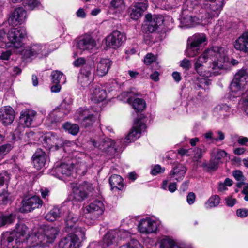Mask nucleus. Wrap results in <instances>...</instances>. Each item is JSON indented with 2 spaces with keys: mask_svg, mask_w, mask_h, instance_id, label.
<instances>
[{
  "mask_svg": "<svg viewBox=\"0 0 248 248\" xmlns=\"http://www.w3.org/2000/svg\"><path fill=\"white\" fill-rule=\"evenodd\" d=\"M112 65V61L108 59H102L96 64L95 74L99 77L105 76Z\"/></svg>",
  "mask_w": 248,
  "mask_h": 248,
  "instance_id": "nucleus-28",
  "label": "nucleus"
},
{
  "mask_svg": "<svg viewBox=\"0 0 248 248\" xmlns=\"http://www.w3.org/2000/svg\"><path fill=\"white\" fill-rule=\"evenodd\" d=\"M26 18V11L23 8H16L10 15L8 22L12 26L22 24Z\"/></svg>",
  "mask_w": 248,
  "mask_h": 248,
  "instance_id": "nucleus-24",
  "label": "nucleus"
},
{
  "mask_svg": "<svg viewBox=\"0 0 248 248\" xmlns=\"http://www.w3.org/2000/svg\"><path fill=\"white\" fill-rule=\"evenodd\" d=\"M180 65L186 70H189L191 67L190 61L186 59H184L180 62Z\"/></svg>",
  "mask_w": 248,
  "mask_h": 248,
  "instance_id": "nucleus-56",
  "label": "nucleus"
},
{
  "mask_svg": "<svg viewBox=\"0 0 248 248\" xmlns=\"http://www.w3.org/2000/svg\"><path fill=\"white\" fill-rule=\"evenodd\" d=\"M160 248H185L183 245L178 244L169 238L162 239L160 242Z\"/></svg>",
  "mask_w": 248,
  "mask_h": 248,
  "instance_id": "nucleus-35",
  "label": "nucleus"
},
{
  "mask_svg": "<svg viewBox=\"0 0 248 248\" xmlns=\"http://www.w3.org/2000/svg\"><path fill=\"white\" fill-rule=\"evenodd\" d=\"M200 20L199 17L193 16L189 13V10L184 9L182 11L180 23L182 26L186 28L191 27L199 23Z\"/></svg>",
  "mask_w": 248,
  "mask_h": 248,
  "instance_id": "nucleus-25",
  "label": "nucleus"
},
{
  "mask_svg": "<svg viewBox=\"0 0 248 248\" xmlns=\"http://www.w3.org/2000/svg\"><path fill=\"white\" fill-rule=\"evenodd\" d=\"M106 97V92L98 86L93 85L90 89V98L94 103L103 101Z\"/></svg>",
  "mask_w": 248,
  "mask_h": 248,
  "instance_id": "nucleus-29",
  "label": "nucleus"
},
{
  "mask_svg": "<svg viewBox=\"0 0 248 248\" xmlns=\"http://www.w3.org/2000/svg\"><path fill=\"white\" fill-rule=\"evenodd\" d=\"M206 152L205 148H196L194 150V157L197 159H200L202 157V155Z\"/></svg>",
  "mask_w": 248,
  "mask_h": 248,
  "instance_id": "nucleus-53",
  "label": "nucleus"
},
{
  "mask_svg": "<svg viewBox=\"0 0 248 248\" xmlns=\"http://www.w3.org/2000/svg\"><path fill=\"white\" fill-rule=\"evenodd\" d=\"M248 87V73L246 70H241L236 73L231 82L230 88L234 96L242 93V90Z\"/></svg>",
  "mask_w": 248,
  "mask_h": 248,
  "instance_id": "nucleus-4",
  "label": "nucleus"
},
{
  "mask_svg": "<svg viewBox=\"0 0 248 248\" xmlns=\"http://www.w3.org/2000/svg\"><path fill=\"white\" fill-rule=\"evenodd\" d=\"M186 170V168L182 164H177L173 165L171 170L168 175V179L170 182H180L185 177Z\"/></svg>",
  "mask_w": 248,
  "mask_h": 248,
  "instance_id": "nucleus-20",
  "label": "nucleus"
},
{
  "mask_svg": "<svg viewBox=\"0 0 248 248\" xmlns=\"http://www.w3.org/2000/svg\"><path fill=\"white\" fill-rule=\"evenodd\" d=\"M34 231L35 230H34L31 233L29 234L28 236L27 237V233L29 232L28 228L24 224L20 223L16 224L15 229L12 233H14L15 234V236L20 239V241L24 242L25 239L27 241V239L29 238L30 235L33 233ZM27 243H28L27 241Z\"/></svg>",
  "mask_w": 248,
  "mask_h": 248,
  "instance_id": "nucleus-31",
  "label": "nucleus"
},
{
  "mask_svg": "<svg viewBox=\"0 0 248 248\" xmlns=\"http://www.w3.org/2000/svg\"><path fill=\"white\" fill-rule=\"evenodd\" d=\"M57 234L58 231L54 227H40L27 239V248H47Z\"/></svg>",
  "mask_w": 248,
  "mask_h": 248,
  "instance_id": "nucleus-2",
  "label": "nucleus"
},
{
  "mask_svg": "<svg viewBox=\"0 0 248 248\" xmlns=\"http://www.w3.org/2000/svg\"><path fill=\"white\" fill-rule=\"evenodd\" d=\"M111 6L119 11L124 9L125 7L124 0H112L110 3Z\"/></svg>",
  "mask_w": 248,
  "mask_h": 248,
  "instance_id": "nucleus-48",
  "label": "nucleus"
},
{
  "mask_svg": "<svg viewBox=\"0 0 248 248\" xmlns=\"http://www.w3.org/2000/svg\"><path fill=\"white\" fill-rule=\"evenodd\" d=\"M109 182L112 188H116L120 190L124 186L123 179L119 175L113 174L111 175L109 178Z\"/></svg>",
  "mask_w": 248,
  "mask_h": 248,
  "instance_id": "nucleus-36",
  "label": "nucleus"
},
{
  "mask_svg": "<svg viewBox=\"0 0 248 248\" xmlns=\"http://www.w3.org/2000/svg\"><path fill=\"white\" fill-rule=\"evenodd\" d=\"M227 59L222 47L214 46L205 50L195 60L194 69L200 76L209 78L215 74L214 70L222 68Z\"/></svg>",
  "mask_w": 248,
  "mask_h": 248,
  "instance_id": "nucleus-1",
  "label": "nucleus"
},
{
  "mask_svg": "<svg viewBox=\"0 0 248 248\" xmlns=\"http://www.w3.org/2000/svg\"><path fill=\"white\" fill-rule=\"evenodd\" d=\"M36 114V112L31 109H27L22 111L19 117V124H18V128L22 129L25 126L29 127Z\"/></svg>",
  "mask_w": 248,
  "mask_h": 248,
  "instance_id": "nucleus-23",
  "label": "nucleus"
},
{
  "mask_svg": "<svg viewBox=\"0 0 248 248\" xmlns=\"http://www.w3.org/2000/svg\"><path fill=\"white\" fill-rule=\"evenodd\" d=\"M73 164L61 163L59 166H55L52 170V174L60 179L66 181L67 178L69 177L73 172Z\"/></svg>",
  "mask_w": 248,
  "mask_h": 248,
  "instance_id": "nucleus-15",
  "label": "nucleus"
},
{
  "mask_svg": "<svg viewBox=\"0 0 248 248\" xmlns=\"http://www.w3.org/2000/svg\"><path fill=\"white\" fill-rule=\"evenodd\" d=\"M219 164L220 163L217 161L216 158L211 156L209 162L203 163L202 166L207 171H214L217 169Z\"/></svg>",
  "mask_w": 248,
  "mask_h": 248,
  "instance_id": "nucleus-39",
  "label": "nucleus"
},
{
  "mask_svg": "<svg viewBox=\"0 0 248 248\" xmlns=\"http://www.w3.org/2000/svg\"><path fill=\"white\" fill-rule=\"evenodd\" d=\"M234 48L237 50L248 53V33H243L234 42Z\"/></svg>",
  "mask_w": 248,
  "mask_h": 248,
  "instance_id": "nucleus-32",
  "label": "nucleus"
},
{
  "mask_svg": "<svg viewBox=\"0 0 248 248\" xmlns=\"http://www.w3.org/2000/svg\"><path fill=\"white\" fill-rule=\"evenodd\" d=\"M139 245V242L134 239H132L126 245L124 246L123 248H138Z\"/></svg>",
  "mask_w": 248,
  "mask_h": 248,
  "instance_id": "nucleus-59",
  "label": "nucleus"
},
{
  "mask_svg": "<svg viewBox=\"0 0 248 248\" xmlns=\"http://www.w3.org/2000/svg\"><path fill=\"white\" fill-rule=\"evenodd\" d=\"M62 127L69 133L73 135H77L79 130V126L78 124H71L68 122L62 125Z\"/></svg>",
  "mask_w": 248,
  "mask_h": 248,
  "instance_id": "nucleus-41",
  "label": "nucleus"
},
{
  "mask_svg": "<svg viewBox=\"0 0 248 248\" xmlns=\"http://www.w3.org/2000/svg\"><path fill=\"white\" fill-rule=\"evenodd\" d=\"M67 207L65 206L60 208L55 207L46 215L45 217L48 221H53L57 218L64 216Z\"/></svg>",
  "mask_w": 248,
  "mask_h": 248,
  "instance_id": "nucleus-33",
  "label": "nucleus"
},
{
  "mask_svg": "<svg viewBox=\"0 0 248 248\" xmlns=\"http://www.w3.org/2000/svg\"><path fill=\"white\" fill-rule=\"evenodd\" d=\"M91 141L95 147H98L110 155H113L116 153L120 152L123 150V145H121L122 140H119L115 142L108 138L102 140L100 143H97L94 140H91Z\"/></svg>",
  "mask_w": 248,
  "mask_h": 248,
  "instance_id": "nucleus-7",
  "label": "nucleus"
},
{
  "mask_svg": "<svg viewBox=\"0 0 248 248\" xmlns=\"http://www.w3.org/2000/svg\"><path fill=\"white\" fill-rule=\"evenodd\" d=\"M92 69V63L88 62L84 65L81 68L80 74H83L90 77L91 76V72Z\"/></svg>",
  "mask_w": 248,
  "mask_h": 248,
  "instance_id": "nucleus-47",
  "label": "nucleus"
},
{
  "mask_svg": "<svg viewBox=\"0 0 248 248\" xmlns=\"http://www.w3.org/2000/svg\"><path fill=\"white\" fill-rule=\"evenodd\" d=\"M85 234L82 237L79 233L69 232L65 237L62 238L59 243L60 248H76L79 246V239H85Z\"/></svg>",
  "mask_w": 248,
  "mask_h": 248,
  "instance_id": "nucleus-16",
  "label": "nucleus"
},
{
  "mask_svg": "<svg viewBox=\"0 0 248 248\" xmlns=\"http://www.w3.org/2000/svg\"><path fill=\"white\" fill-rule=\"evenodd\" d=\"M51 80L53 83L64 84L66 82V78L63 74L60 71H54L51 73Z\"/></svg>",
  "mask_w": 248,
  "mask_h": 248,
  "instance_id": "nucleus-40",
  "label": "nucleus"
},
{
  "mask_svg": "<svg viewBox=\"0 0 248 248\" xmlns=\"http://www.w3.org/2000/svg\"><path fill=\"white\" fill-rule=\"evenodd\" d=\"M96 46L95 40L90 35L85 34L77 41V47L82 51H91Z\"/></svg>",
  "mask_w": 248,
  "mask_h": 248,
  "instance_id": "nucleus-21",
  "label": "nucleus"
},
{
  "mask_svg": "<svg viewBox=\"0 0 248 248\" xmlns=\"http://www.w3.org/2000/svg\"><path fill=\"white\" fill-rule=\"evenodd\" d=\"M105 209L103 202L95 200L84 209L85 221L89 225L93 224L99 217L102 215Z\"/></svg>",
  "mask_w": 248,
  "mask_h": 248,
  "instance_id": "nucleus-3",
  "label": "nucleus"
},
{
  "mask_svg": "<svg viewBox=\"0 0 248 248\" xmlns=\"http://www.w3.org/2000/svg\"><path fill=\"white\" fill-rule=\"evenodd\" d=\"M9 202V194L7 192L0 195V204L5 205Z\"/></svg>",
  "mask_w": 248,
  "mask_h": 248,
  "instance_id": "nucleus-52",
  "label": "nucleus"
},
{
  "mask_svg": "<svg viewBox=\"0 0 248 248\" xmlns=\"http://www.w3.org/2000/svg\"><path fill=\"white\" fill-rule=\"evenodd\" d=\"M145 18L143 27L146 32H154L163 22V17L160 15H152L151 14H148Z\"/></svg>",
  "mask_w": 248,
  "mask_h": 248,
  "instance_id": "nucleus-14",
  "label": "nucleus"
},
{
  "mask_svg": "<svg viewBox=\"0 0 248 248\" xmlns=\"http://www.w3.org/2000/svg\"><path fill=\"white\" fill-rule=\"evenodd\" d=\"M126 40L125 35L118 30L113 31L105 38V44L107 46L113 49L120 47Z\"/></svg>",
  "mask_w": 248,
  "mask_h": 248,
  "instance_id": "nucleus-13",
  "label": "nucleus"
},
{
  "mask_svg": "<svg viewBox=\"0 0 248 248\" xmlns=\"http://www.w3.org/2000/svg\"><path fill=\"white\" fill-rule=\"evenodd\" d=\"M15 112L10 106H4L0 109V116L4 125L11 124L15 119Z\"/></svg>",
  "mask_w": 248,
  "mask_h": 248,
  "instance_id": "nucleus-27",
  "label": "nucleus"
},
{
  "mask_svg": "<svg viewBox=\"0 0 248 248\" xmlns=\"http://www.w3.org/2000/svg\"><path fill=\"white\" fill-rule=\"evenodd\" d=\"M118 235L116 231H108L103 238V247H109L115 242L116 237Z\"/></svg>",
  "mask_w": 248,
  "mask_h": 248,
  "instance_id": "nucleus-37",
  "label": "nucleus"
},
{
  "mask_svg": "<svg viewBox=\"0 0 248 248\" xmlns=\"http://www.w3.org/2000/svg\"><path fill=\"white\" fill-rule=\"evenodd\" d=\"M12 52L10 50H6L2 51L0 54V60L3 61L8 60L11 56Z\"/></svg>",
  "mask_w": 248,
  "mask_h": 248,
  "instance_id": "nucleus-58",
  "label": "nucleus"
},
{
  "mask_svg": "<svg viewBox=\"0 0 248 248\" xmlns=\"http://www.w3.org/2000/svg\"><path fill=\"white\" fill-rule=\"evenodd\" d=\"M86 63V60L85 58L83 57H80L77 59L73 62L74 65L76 67H79L80 66H83V65Z\"/></svg>",
  "mask_w": 248,
  "mask_h": 248,
  "instance_id": "nucleus-60",
  "label": "nucleus"
},
{
  "mask_svg": "<svg viewBox=\"0 0 248 248\" xmlns=\"http://www.w3.org/2000/svg\"><path fill=\"white\" fill-rule=\"evenodd\" d=\"M127 102L129 103H132L133 108L137 111L143 110L146 106L145 102L142 99L136 98L133 100L131 97H129L127 99Z\"/></svg>",
  "mask_w": 248,
  "mask_h": 248,
  "instance_id": "nucleus-38",
  "label": "nucleus"
},
{
  "mask_svg": "<svg viewBox=\"0 0 248 248\" xmlns=\"http://www.w3.org/2000/svg\"><path fill=\"white\" fill-rule=\"evenodd\" d=\"M165 171V168H162L160 165H156L151 170V174L156 175L159 173H163Z\"/></svg>",
  "mask_w": 248,
  "mask_h": 248,
  "instance_id": "nucleus-54",
  "label": "nucleus"
},
{
  "mask_svg": "<svg viewBox=\"0 0 248 248\" xmlns=\"http://www.w3.org/2000/svg\"><path fill=\"white\" fill-rule=\"evenodd\" d=\"M230 107L225 104L218 105L214 108V113H217L222 118L228 117L230 114Z\"/></svg>",
  "mask_w": 248,
  "mask_h": 248,
  "instance_id": "nucleus-34",
  "label": "nucleus"
},
{
  "mask_svg": "<svg viewBox=\"0 0 248 248\" xmlns=\"http://www.w3.org/2000/svg\"><path fill=\"white\" fill-rule=\"evenodd\" d=\"M63 216L65 217V231L68 232L79 233L82 237L84 236L85 229L77 224L78 220V216L70 212L67 208Z\"/></svg>",
  "mask_w": 248,
  "mask_h": 248,
  "instance_id": "nucleus-10",
  "label": "nucleus"
},
{
  "mask_svg": "<svg viewBox=\"0 0 248 248\" xmlns=\"http://www.w3.org/2000/svg\"><path fill=\"white\" fill-rule=\"evenodd\" d=\"M226 204L229 207H232L236 202V200L232 197H227L225 198Z\"/></svg>",
  "mask_w": 248,
  "mask_h": 248,
  "instance_id": "nucleus-62",
  "label": "nucleus"
},
{
  "mask_svg": "<svg viewBox=\"0 0 248 248\" xmlns=\"http://www.w3.org/2000/svg\"><path fill=\"white\" fill-rule=\"evenodd\" d=\"M46 138H47L46 141L51 145H57L59 143V141L60 140L57 138V136L54 134H51L50 136L46 137Z\"/></svg>",
  "mask_w": 248,
  "mask_h": 248,
  "instance_id": "nucleus-50",
  "label": "nucleus"
},
{
  "mask_svg": "<svg viewBox=\"0 0 248 248\" xmlns=\"http://www.w3.org/2000/svg\"><path fill=\"white\" fill-rule=\"evenodd\" d=\"M93 190L92 184L87 182H84L80 185H76L72 189L73 199L81 202L89 196H94L93 193Z\"/></svg>",
  "mask_w": 248,
  "mask_h": 248,
  "instance_id": "nucleus-9",
  "label": "nucleus"
},
{
  "mask_svg": "<svg viewBox=\"0 0 248 248\" xmlns=\"http://www.w3.org/2000/svg\"><path fill=\"white\" fill-rule=\"evenodd\" d=\"M43 202L42 200L36 196L24 199L22 201V206L19 211L21 213L30 212L36 208L41 207Z\"/></svg>",
  "mask_w": 248,
  "mask_h": 248,
  "instance_id": "nucleus-17",
  "label": "nucleus"
},
{
  "mask_svg": "<svg viewBox=\"0 0 248 248\" xmlns=\"http://www.w3.org/2000/svg\"><path fill=\"white\" fill-rule=\"evenodd\" d=\"M15 216L13 214L9 215H3L0 217V227H3L6 225L10 224L14 221Z\"/></svg>",
  "mask_w": 248,
  "mask_h": 248,
  "instance_id": "nucleus-43",
  "label": "nucleus"
},
{
  "mask_svg": "<svg viewBox=\"0 0 248 248\" xmlns=\"http://www.w3.org/2000/svg\"><path fill=\"white\" fill-rule=\"evenodd\" d=\"M237 216L240 217H245L248 215V210L245 208L239 209L236 211Z\"/></svg>",
  "mask_w": 248,
  "mask_h": 248,
  "instance_id": "nucleus-61",
  "label": "nucleus"
},
{
  "mask_svg": "<svg viewBox=\"0 0 248 248\" xmlns=\"http://www.w3.org/2000/svg\"><path fill=\"white\" fill-rule=\"evenodd\" d=\"M79 120L81 124L87 127L91 126L95 121V117L88 109H80L78 110Z\"/></svg>",
  "mask_w": 248,
  "mask_h": 248,
  "instance_id": "nucleus-26",
  "label": "nucleus"
},
{
  "mask_svg": "<svg viewBox=\"0 0 248 248\" xmlns=\"http://www.w3.org/2000/svg\"><path fill=\"white\" fill-rule=\"evenodd\" d=\"M78 83L83 87L88 86L91 83L90 76L79 74L78 76Z\"/></svg>",
  "mask_w": 248,
  "mask_h": 248,
  "instance_id": "nucleus-46",
  "label": "nucleus"
},
{
  "mask_svg": "<svg viewBox=\"0 0 248 248\" xmlns=\"http://www.w3.org/2000/svg\"><path fill=\"white\" fill-rule=\"evenodd\" d=\"M146 128L145 124L140 120L135 121L133 126L129 133L126 136L124 139L119 140H122L121 145H123V149L126 146V143L134 141L140 136L142 132H143Z\"/></svg>",
  "mask_w": 248,
  "mask_h": 248,
  "instance_id": "nucleus-11",
  "label": "nucleus"
},
{
  "mask_svg": "<svg viewBox=\"0 0 248 248\" xmlns=\"http://www.w3.org/2000/svg\"><path fill=\"white\" fill-rule=\"evenodd\" d=\"M139 231L143 233L155 232L157 229V222L149 217L141 219L138 225Z\"/></svg>",
  "mask_w": 248,
  "mask_h": 248,
  "instance_id": "nucleus-22",
  "label": "nucleus"
},
{
  "mask_svg": "<svg viewBox=\"0 0 248 248\" xmlns=\"http://www.w3.org/2000/svg\"><path fill=\"white\" fill-rule=\"evenodd\" d=\"M148 7V2L146 0H140L133 4L129 11L131 19L137 20L140 18Z\"/></svg>",
  "mask_w": 248,
  "mask_h": 248,
  "instance_id": "nucleus-19",
  "label": "nucleus"
},
{
  "mask_svg": "<svg viewBox=\"0 0 248 248\" xmlns=\"http://www.w3.org/2000/svg\"><path fill=\"white\" fill-rule=\"evenodd\" d=\"M199 1L208 18L218 17L225 4V0H196Z\"/></svg>",
  "mask_w": 248,
  "mask_h": 248,
  "instance_id": "nucleus-6",
  "label": "nucleus"
},
{
  "mask_svg": "<svg viewBox=\"0 0 248 248\" xmlns=\"http://www.w3.org/2000/svg\"><path fill=\"white\" fill-rule=\"evenodd\" d=\"M25 6L30 10L40 9L42 7L41 2L38 0H27L25 2Z\"/></svg>",
  "mask_w": 248,
  "mask_h": 248,
  "instance_id": "nucleus-45",
  "label": "nucleus"
},
{
  "mask_svg": "<svg viewBox=\"0 0 248 248\" xmlns=\"http://www.w3.org/2000/svg\"><path fill=\"white\" fill-rule=\"evenodd\" d=\"M237 142L240 145L246 146L248 142V138L246 137L240 136L238 137Z\"/></svg>",
  "mask_w": 248,
  "mask_h": 248,
  "instance_id": "nucleus-63",
  "label": "nucleus"
},
{
  "mask_svg": "<svg viewBox=\"0 0 248 248\" xmlns=\"http://www.w3.org/2000/svg\"><path fill=\"white\" fill-rule=\"evenodd\" d=\"M12 149V146L10 144H6L0 146V158L7 154Z\"/></svg>",
  "mask_w": 248,
  "mask_h": 248,
  "instance_id": "nucleus-49",
  "label": "nucleus"
},
{
  "mask_svg": "<svg viewBox=\"0 0 248 248\" xmlns=\"http://www.w3.org/2000/svg\"><path fill=\"white\" fill-rule=\"evenodd\" d=\"M46 155L42 149H38L33 156L34 167L39 170L43 167L46 162Z\"/></svg>",
  "mask_w": 248,
  "mask_h": 248,
  "instance_id": "nucleus-30",
  "label": "nucleus"
},
{
  "mask_svg": "<svg viewBox=\"0 0 248 248\" xmlns=\"http://www.w3.org/2000/svg\"><path fill=\"white\" fill-rule=\"evenodd\" d=\"M206 41V35L204 33H196L189 37L185 53L187 57H194L201 51V45Z\"/></svg>",
  "mask_w": 248,
  "mask_h": 248,
  "instance_id": "nucleus-5",
  "label": "nucleus"
},
{
  "mask_svg": "<svg viewBox=\"0 0 248 248\" xmlns=\"http://www.w3.org/2000/svg\"><path fill=\"white\" fill-rule=\"evenodd\" d=\"M227 153L223 150H218L217 149H213L211 152V156L216 158L217 161L219 163H221V159L226 156Z\"/></svg>",
  "mask_w": 248,
  "mask_h": 248,
  "instance_id": "nucleus-44",
  "label": "nucleus"
},
{
  "mask_svg": "<svg viewBox=\"0 0 248 248\" xmlns=\"http://www.w3.org/2000/svg\"><path fill=\"white\" fill-rule=\"evenodd\" d=\"M220 197L217 195L211 196L205 203V207L207 209L216 207L220 203Z\"/></svg>",
  "mask_w": 248,
  "mask_h": 248,
  "instance_id": "nucleus-42",
  "label": "nucleus"
},
{
  "mask_svg": "<svg viewBox=\"0 0 248 248\" xmlns=\"http://www.w3.org/2000/svg\"><path fill=\"white\" fill-rule=\"evenodd\" d=\"M23 243L15 236L14 233L6 232L1 236V245L2 248H20Z\"/></svg>",
  "mask_w": 248,
  "mask_h": 248,
  "instance_id": "nucleus-18",
  "label": "nucleus"
},
{
  "mask_svg": "<svg viewBox=\"0 0 248 248\" xmlns=\"http://www.w3.org/2000/svg\"><path fill=\"white\" fill-rule=\"evenodd\" d=\"M49 53L46 45L38 44L27 46L21 52L23 58L25 59L35 57L39 55L41 56H46Z\"/></svg>",
  "mask_w": 248,
  "mask_h": 248,
  "instance_id": "nucleus-12",
  "label": "nucleus"
},
{
  "mask_svg": "<svg viewBox=\"0 0 248 248\" xmlns=\"http://www.w3.org/2000/svg\"><path fill=\"white\" fill-rule=\"evenodd\" d=\"M26 36V30L24 27H21L19 29L12 28L7 34V38L9 42L5 45V46L19 48L23 45L22 39Z\"/></svg>",
  "mask_w": 248,
  "mask_h": 248,
  "instance_id": "nucleus-8",
  "label": "nucleus"
},
{
  "mask_svg": "<svg viewBox=\"0 0 248 248\" xmlns=\"http://www.w3.org/2000/svg\"><path fill=\"white\" fill-rule=\"evenodd\" d=\"M232 175L237 181H244L245 180V177L243 175L242 172L239 170L233 171Z\"/></svg>",
  "mask_w": 248,
  "mask_h": 248,
  "instance_id": "nucleus-55",
  "label": "nucleus"
},
{
  "mask_svg": "<svg viewBox=\"0 0 248 248\" xmlns=\"http://www.w3.org/2000/svg\"><path fill=\"white\" fill-rule=\"evenodd\" d=\"M195 200V195L193 192H190L187 196V202L189 204H193Z\"/></svg>",
  "mask_w": 248,
  "mask_h": 248,
  "instance_id": "nucleus-64",
  "label": "nucleus"
},
{
  "mask_svg": "<svg viewBox=\"0 0 248 248\" xmlns=\"http://www.w3.org/2000/svg\"><path fill=\"white\" fill-rule=\"evenodd\" d=\"M10 179L9 174L6 172L0 173V186H3L4 184L7 185Z\"/></svg>",
  "mask_w": 248,
  "mask_h": 248,
  "instance_id": "nucleus-51",
  "label": "nucleus"
},
{
  "mask_svg": "<svg viewBox=\"0 0 248 248\" xmlns=\"http://www.w3.org/2000/svg\"><path fill=\"white\" fill-rule=\"evenodd\" d=\"M155 61V56L151 54L148 53L144 58V63L147 65H150Z\"/></svg>",
  "mask_w": 248,
  "mask_h": 248,
  "instance_id": "nucleus-57",
  "label": "nucleus"
}]
</instances>
